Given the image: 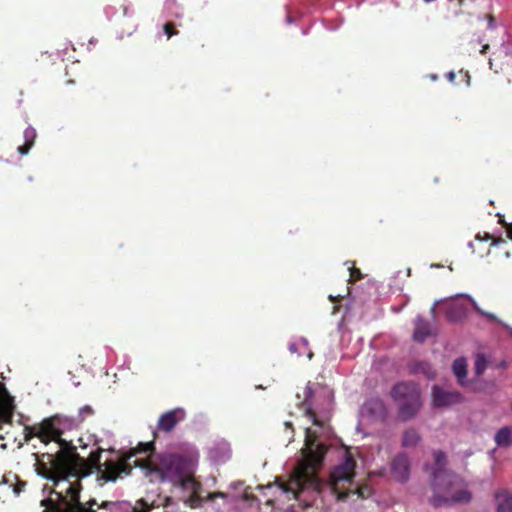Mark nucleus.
I'll return each instance as SVG.
<instances>
[{
  "instance_id": "obj_1",
  "label": "nucleus",
  "mask_w": 512,
  "mask_h": 512,
  "mask_svg": "<svg viewBox=\"0 0 512 512\" xmlns=\"http://www.w3.org/2000/svg\"><path fill=\"white\" fill-rule=\"evenodd\" d=\"M95 415V409L84 405L74 417L54 415L43 419L32 426L24 427V441L30 442L38 438L43 444L55 442L59 450L55 454L44 453L47 461H37V472L43 478L53 483L52 493L57 497L58 504L55 512H95V500L88 501V506L79 500L82 489L81 479L89 476L95 470L99 479L108 482L115 481L122 473H128V453L120 459H107L101 464L103 449L90 451L87 457L77 452L78 446L86 449L82 438H78V445L73 439L63 437L65 431L79 427Z\"/></svg>"
},
{
  "instance_id": "obj_2",
  "label": "nucleus",
  "mask_w": 512,
  "mask_h": 512,
  "mask_svg": "<svg viewBox=\"0 0 512 512\" xmlns=\"http://www.w3.org/2000/svg\"><path fill=\"white\" fill-rule=\"evenodd\" d=\"M306 415L312 420L315 428H307L305 434V445L302 448V459L295 467L293 474L288 481L277 480L275 487L284 494L288 500L296 499L301 490L318 487L317 473L322 466L326 447L320 437L327 434L328 412H317L312 401V390L309 386L305 388V401L303 403ZM269 485L268 488H273Z\"/></svg>"
},
{
  "instance_id": "obj_3",
  "label": "nucleus",
  "mask_w": 512,
  "mask_h": 512,
  "mask_svg": "<svg viewBox=\"0 0 512 512\" xmlns=\"http://www.w3.org/2000/svg\"><path fill=\"white\" fill-rule=\"evenodd\" d=\"M153 448V442H139L135 449L130 448V458L141 453L148 455V459H136L134 464L143 466L147 470V474L154 476L155 479L174 481L179 483L182 488L196 492L197 484L193 478L182 475L184 468L182 458L177 455H164L156 460L150 455Z\"/></svg>"
},
{
  "instance_id": "obj_4",
  "label": "nucleus",
  "mask_w": 512,
  "mask_h": 512,
  "mask_svg": "<svg viewBox=\"0 0 512 512\" xmlns=\"http://www.w3.org/2000/svg\"><path fill=\"white\" fill-rule=\"evenodd\" d=\"M435 470L433 472V488L435 495L431 498L433 506L442 504L467 503L471 493L466 489L463 480L444 469L446 455L441 451L434 452Z\"/></svg>"
},
{
  "instance_id": "obj_5",
  "label": "nucleus",
  "mask_w": 512,
  "mask_h": 512,
  "mask_svg": "<svg viewBox=\"0 0 512 512\" xmlns=\"http://www.w3.org/2000/svg\"><path fill=\"white\" fill-rule=\"evenodd\" d=\"M392 398L399 404V417L406 421L416 415L421 407L420 390L414 383H398L391 391Z\"/></svg>"
},
{
  "instance_id": "obj_6",
  "label": "nucleus",
  "mask_w": 512,
  "mask_h": 512,
  "mask_svg": "<svg viewBox=\"0 0 512 512\" xmlns=\"http://www.w3.org/2000/svg\"><path fill=\"white\" fill-rule=\"evenodd\" d=\"M355 461L348 451L344 452L343 461L334 467L330 474V486L338 500L348 497L346 484L352 486L355 476Z\"/></svg>"
},
{
  "instance_id": "obj_7",
  "label": "nucleus",
  "mask_w": 512,
  "mask_h": 512,
  "mask_svg": "<svg viewBox=\"0 0 512 512\" xmlns=\"http://www.w3.org/2000/svg\"><path fill=\"white\" fill-rule=\"evenodd\" d=\"M14 410V399L7 391L5 385L0 382V429H2V424L12 423Z\"/></svg>"
},
{
  "instance_id": "obj_8",
  "label": "nucleus",
  "mask_w": 512,
  "mask_h": 512,
  "mask_svg": "<svg viewBox=\"0 0 512 512\" xmlns=\"http://www.w3.org/2000/svg\"><path fill=\"white\" fill-rule=\"evenodd\" d=\"M186 417V412L183 408H175L161 415L158 420V428L162 431H171L179 422L183 421Z\"/></svg>"
},
{
  "instance_id": "obj_9",
  "label": "nucleus",
  "mask_w": 512,
  "mask_h": 512,
  "mask_svg": "<svg viewBox=\"0 0 512 512\" xmlns=\"http://www.w3.org/2000/svg\"><path fill=\"white\" fill-rule=\"evenodd\" d=\"M433 404L436 407H445L461 402L462 396L455 391H446L438 386L433 387Z\"/></svg>"
},
{
  "instance_id": "obj_10",
  "label": "nucleus",
  "mask_w": 512,
  "mask_h": 512,
  "mask_svg": "<svg viewBox=\"0 0 512 512\" xmlns=\"http://www.w3.org/2000/svg\"><path fill=\"white\" fill-rule=\"evenodd\" d=\"M391 473L398 482H406L409 478L410 463L404 454L397 455L391 463Z\"/></svg>"
},
{
  "instance_id": "obj_11",
  "label": "nucleus",
  "mask_w": 512,
  "mask_h": 512,
  "mask_svg": "<svg viewBox=\"0 0 512 512\" xmlns=\"http://www.w3.org/2000/svg\"><path fill=\"white\" fill-rule=\"evenodd\" d=\"M430 335V324L427 321H425L421 316H418L415 320V329L413 333L414 340L418 342H423Z\"/></svg>"
},
{
  "instance_id": "obj_12",
  "label": "nucleus",
  "mask_w": 512,
  "mask_h": 512,
  "mask_svg": "<svg viewBox=\"0 0 512 512\" xmlns=\"http://www.w3.org/2000/svg\"><path fill=\"white\" fill-rule=\"evenodd\" d=\"M467 307L464 303L457 299L449 302L447 309V317L451 321H457L466 315Z\"/></svg>"
},
{
  "instance_id": "obj_13",
  "label": "nucleus",
  "mask_w": 512,
  "mask_h": 512,
  "mask_svg": "<svg viewBox=\"0 0 512 512\" xmlns=\"http://www.w3.org/2000/svg\"><path fill=\"white\" fill-rule=\"evenodd\" d=\"M364 409L381 419L387 416V409L380 399H371L365 404Z\"/></svg>"
},
{
  "instance_id": "obj_14",
  "label": "nucleus",
  "mask_w": 512,
  "mask_h": 512,
  "mask_svg": "<svg viewBox=\"0 0 512 512\" xmlns=\"http://www.w3.org/2000/svg\"><path fill=\"white\" fill-rule=\"evenodd\" d=\"M495 499L497 512H512V496L508 492H498Z\"/></svg>"
},
{
  "instance_id": "obj_15",
  "label": "nucleus",
  "mask_w": 512,
  "mask_h": 512,
  "mask_svg": "<svg viewBox=\"0 0 512 512\" xmlns=\"http://www.w3.org/2000/svg\"><path fill=\"white\" fill-rule=\"evenodd\" d=\"M23 136H24V144L18 146L17 150L21 155H26V154H28V152L32 148V146L34 145L35 138H36V131L32 127H27L24 130Z\"/></svg>"
},
{
  "instance_id": "obj_16",
  "label": "nucleus",
  "mask_w": 512,
  "mask_h": 512,
  "mask_svg": "<svg viewBox=\"0 0 512 512\" xmlns=\"http://www.w3.org/2000/svg\"><path fill=\"white\" fill-rule=\"evenodd\" d=\"M453 372L457 377L460 384H464V380L467 375V363L465 358H458L453 362Z\"/></svg>"
},
{
  "instance_id": "obj_17",
  "label": "nucleus",
  "mask_w": 512,
  "mask_h": 512,
  "mask_svg": "<svg viewBox=\"0 0 512 512\" xmlns=\"http://www.w3.org/2000/svg\"><path fill=\"white\" fill-rule=\"evenodd\" d=\"M289 350L292 353H297L298 355L303 354L304 352H307L308 359H312L313 352L309 350L308 348V341L305 338L299 339V341L291 343L289 345Z\"/></svg>"
},
{
  "instance_id": "obj_18",
  "label": "nucleus",
  "mask_w": 512,
  "mask_h": 512,
  "mask_svg": "<svg viewBox=\"0 0 512 512\" xmlns=\"http://www.w3.org/2000/svg\"><path fill=\"white\" fill-rule=\"evenodd\" d=\"M420 439V435L415 429H408L403 434L402 445L404 447H414Z\"/></svg>"
},
{
  "instance_id": "obj_19",
  "label": "nucleus",
  "mask_w": 512,
  "mask_h": 512,
  "mask_svg": "<svg viewBox=\"0 0 512 512\" xmlns=\"http://www.w3.org/2000/svg\"><path fill=\"white\" fill-rule=\"evenodd\" d=\"M495 441L499 446L510 445L512 443V435L510 428H501L495 435Z\"/></svg>"
},
{
  "instance_id": "obj_20",
  "label": "nucleus",
  "mask_w": 512,
  "mask_h": 512,
  "mask_svg": "<svg viewBox=\"0 0 512 512\" xmlns=\"http://www.w3.org/2000/svg\"><path fill=\"white\" fill-rule=\"evenodd\" d=\"M487 366V361L483 355H477L475 359V372L477 375H481Z\"/></svg>"
},
{
  "instance_id": "obj_21",
  "label": "nucleus",
  "mask_w": 512,
  "mask_h": 512,
  "mask_svg": "<svg viewBox=\"0 0 512 512\" xmlns=\"http://www.w3.org/2000/svg\"><path fill=\"white\" fill-rule=\"evenodd\" d=\"M415 371L416 372H422L428 378H433L435 376V373L432 370L431 366L428 363H425V362L420 363Z\"/></svg>"
},
{
  "instance_id": "obj_22",
  "label": "nucleus",
  "mask_w": 512,
  "mask_h": 512,
  "mask_svg": "<svg viewBox=\"0 0 512 512\" xmlns=\"http://www.w3.org/2000/svg\"><path fill=\"white\" fill-rule=\"evenodd\" d=\"M348 495L350 493L357 494L360 498H366L370 495V489L368 487H355L353 490L347 489Z\"/></svg>"
},
{
  "instance_id": "obj_23",
  "label": "nucleus",
  "mask_w": 512,
  "mask_h": 512,
  "mask_svg": "<svg viewBox=\"0 0 512 512\" xmlns=\"http://www.w3.org/2000/svg\"><path fill=\"white\" fill-rule=\"evenodd\" d=\"M149 510L150 506L141 499L136 502V505L130 512H149Z\"/></svg>"
},
{
  "instance_id": "obj_24",
  "label": "nucleus",
  "mask_w": 512,
  "mask_h": 512,
  "mask_svg": "<svg viewBox=\"0 0 512 512\" xmlns=\"http://www.w3.org/2000/svg\"><path fill=\"white\" fill-rule=\"evenodd\" d=\"M164 32L167 35L168 38L172 37L173 35L177 34V31L174 29L173 25L171 23H166L164 26Z\"/></svg>"
},
{
  "instance_id": "obj_25",
  "label": "nucleus",
  "mask_w": 512,
  "mask_h": 512,
  "mask_svg": "<svg viewBox=\"0 0 512 512\" xmlns=\"http://www.w3.org/2000/svg\"><path fill=\"white\" fill-rule=\"evenodd\" d=\"M473 304H474V308H475V310H476L479 314H481V315L485 316L486 318H488V319H490V320H493V321H496V320H497V319H496V316H495L494 314L487 313V312H485V311L481 310V309H480V308H479L475 303H473Z\"/></svg>"
},
{
  "instance_id": "obj_26",
  "label": "nucleus",
  "mask_w": 512,
  "mask_h": 512,
  "mask_svg": "<svg viewBox=\"0 0 512 512\" xmlns=\"http://www.w3.org/2000/svg\"><path fill=\"white\" fill-rule=\"evenodd\" d=\"M349 270H350V277L352 280L356 281L361 278V272L359 269H357L355 267H350Z\"/></svg>"
},
{
  "instance_id": "obj_27",
  "label": "nucleus",
  "mask_w": 512,
  "mask_h": 512,
  "mask_svg": "<svg viewBox=\"0 0 512 512\" xmlns=\"http://www.w3.org/2000/svg\"><path fill=\"white\" fill-rule=\"evenodd\" d=\"M24 485H25L24 483H19V484H17V485L13 488L14 493H15L16 495H19V494L21 493L22 488L24 487Z\"/></svg>"
},
{
  "instance_id": "obj_28",
  "label": "nucleus",
  "mask_w": 512,
  "mask_h": 512,
  "mask_svg": "<svg viewBox=\"0 0 512 512\" xmlns=\"http://www.w3.org/2000/svg\"><path fill=\"white\" fill-rule=\"evenodd\" d=\"M215 497H222V498H224V497H226V495L224 493H222V492L210 494V498L211 499H214Z\"/></svg>"
},
{
  "instance_id": "obj_29",
  "label": "nucleus",
  "mask_w": 512,
  "mask_h": 512,
  "mask_svg": "<svg viewBox=\"0 0 512 512\" xmlns=\"http://www.w3.org/2000/svg\"><path fill=\"white\" fill-rule=\"evenodd\" d=\"M110 505H111V506H117V504H116V503H113V502H103V503L101 504V506H100V507H104V508H106V507H108V506H110Z\"/></svg>"
},
{
  "instance_id": "obj_30",
  "label": "nucleus",
  "mask_w": 512,
  "mask_h": 512,
  "mask_svg": "<svg viewBox=\"0 0 512 512\" xmlns=\"http://www.w3.org/2000/svg\"><path fill=\"white\" fill-rule=\"evenodd\" d=\"M506 230L509 238L512 239V224L508 225Z\"/></svg>"
},
{
  "instance_id": "obj_31",
  "label": "nucleus",
  "mask_w": 512,
  "mask_h": 512,
  "mask_svg": "<svg viewBox=\"0 0 512 512\" xmlns=\"http://www.w3.org/2000/svg\"><path fill=\"white\" fill-rule=\"evenodd\" d=\"M488 47H489L488 45H484L482 50H481V53H485L486 50L488 49Z\"/></svg>"
},
{
  "instance_id": "obj_32",
  "label": "nucleus",
  "mask_w": 512,
  "mask_h": 512,
  "mask_svg": "<svg viewBox=\"0 0 512 512\" xmlns=\"http://www.w3.org/2000/svg\"><path fill=\"white\" fill-rule=\"evenodd\" d=\"M454 77H455V75H454V73H453V72L449 73V78H450V80H453V79H454Z\"/></svg>"
},
{
  "instance_id": "obj_33",
  "label": "nucleus",
  "mask_w": 512,
  "mask_h": 512,
  "mask_svg": "<svg viewBox=\"0 0 512 512\" xmlns=\"http://www.w3.org/2000/svg\"><path fill=\"white\" fill-rule=\"evenodd\" d=\"M285 425H286V427H290L291 426V424L289 422H286Z\"/></svg>"
},
{
  "instance_id": "obj_34",
  "label": "nucleus",
  "mask_w": 512,
  "mask_h": 512,
  "mask_svg": "<svg viewBox=\"0 0 512 512\" xmlns=\"http://www.w3.org/2000/svg\"><path fill=\"white\" fill-rule=\"evenodd\" d=\"M4 487V483L0 482V489Z\"/></svg>"
},
{
  "instance_id": "obj_35",
  "label": "nucleus",
  "mask_w": 512,
  "mask_h": 512,
  "mask_svg": "<svg viewBox=\"0 0 512 512\" xmlns=\"http://www.w3.org/2000/svg\"><path fill=\"white\" fill-rule=\"evenodd\" d=\"M4 437L0 435V439H3Z\"/></svg>"
},
{
  "instance_id": "obj_36",
  "label": "nucleus",
  "mask_w": 512,
  "mask_h": 512,
  "mask_svg": "<svg viewBox=\"0 0 512 512\" xmlns=\"http://www.w3.org/2000/svg\"><path fill=\"white\" fill-rule=\"evenodd\" d=\"M510 333H511V335H512V329L510 330Z\"/></svg>"
}]
</instances>
